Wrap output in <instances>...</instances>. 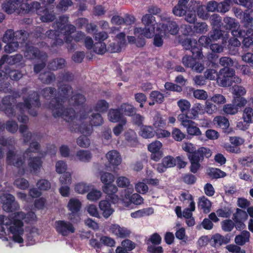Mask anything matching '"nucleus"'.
<instances>
[{
    "mask_svg": "<svg viewBox=\"0 0 253 253\" xmlns=\"http://www.w3.org/2000/svg\"><path fill=\"white\" fill-rule=\"evenodd\" d=\"M72 94L73 90L70 86L64 85L61 86L59 90V96L52 101L50 108L54 118L61 117L68 123L78 124L82 120L87 118L91 110L87 108L83 109L78 114L76 115L73 109L65 108L66 102L78 106L85 102V97L80 93H76L69 99Z\"/></svg>",
    "mask_w": 253,
    "mask_h": 253,
    "instance_id": "f257e3e1",
    "label": "nucleus"
},
{
    "mask_svg": "<svg viewBox=\"0 0 253 253\" xmlns=\"http://www.w3.org/2000/svg\"><path fill=\"white\" fill-rule=\"evenodd\" d=\"M12 214L10 217L0 215V223L3 224L8 228L12 234L14 242L22 243L23 242L24 234L23 223L22 219H26V221H35L36 216L33 211L29 212L26 215L22 211L17 212Z\"/></svg>",
    "mask_w": 253,
    "mask_h": 253,
    "instance_id": "f03ea898",
    "label": "nucleus"
},
{
    "mask_svg": "<svg viewBox=\"0 0 253 253\" xmlns=\"http://www.w3.org/2000/svg\"><path fill=\"white\" fill-rule=\"evenodd\" d=\"M68 18L65 15L60 16L58 20L53 24V29L46 32V36L53 41L52 47L61 45L63 43V40L59 38L62 36L66 42L72 41L73 37L70 35L75 31L76 28L68 23Z\"/></svg>",
    "mask_w": 253,
    "mask_h": 253,
    "instance_id": "7ed1b4c3",
    "label": "nucleus"
},
{
    "mask_svg": "<svg viewBox=\"0 0 253 253\" xmlns=\"http://www.w3.org/2000/svg\"><path fill=\"white\" fill-rule=\"evenodd\" d=\"M24 102L19 103L16 105V109L21 114L25 111H27L31 116H36L37 115V109L40 106V102L38 94L34 91L30 92L27 97L23 98ZM17 119L19 122L27 124L29 118L26 115H18Z\"/></svg>",
    "mask_w": 253,
    "mask_h": 253,
    "instance_id": "20e7f679",
    "label": "nucleus"
},
{
    "mask_svg": "<svg viewBox=\"0 0 253 253\" xmlns=\"http://www.w3.org/2000/svg\"><path fill=\"white\" fill-rule=\"evenodd\" d=\"M40 7V2L34 1L31 3L25 0H7L2 4V9L7 14L14 12L18 13H33Z\"/></svg>",
    "mask_w": 253,
    "mask_h": 253,
    "instance_id": "39448f33",
    "label": "nucleus"
},
{
    "mask_svg": "<svg viewBox=\"0 0 253 253\" xmlns=\"http://www.w3.org/2000/svg\"><path fill=\"white\" fill-rule=\"evenodd\" d=\"M40 144L37 142L33 141L30 144L29 148L23 155L21 154L15 153L12 150H9L7 154V163L16 167H20L24 164L25 154L28 155L31 152L39 153L40 152Z\"/></svg>",
    "mask_w": 253,
    "mask_h": 253,
    "instance_id": "423d86ee",
    "label": "nucleus"
},
{
    "mask_svg": "<svg viewBox=\"0 0 253 253\" xmlns=\"http://www.w3.org/2000/svg\"><path fill=\"white\" fill-rule=\"evenodd\" d=\"M141 22L144 25V28H135L133 32L134 35L138 37L143 36L147 38H152L154 36L156 28L155 17L151 14H146L142 16Z\"/></svg>",
    "mask_w": 253,
    "mask_h": 253,
    "instance_id": "0eeeda50",
    "label": "nucleus"
},
{
    "mask_svg": "<svg viewBox=\"0 0 253 253\" xmlns=\"http://www.w3.org/2000/svg\"><path fill=\"white\" fill-rule=\"evenodd\" d=\"M211 41L210 38L206 36H202L197 41L193 39H187L183 42V46L186 50H190L193 56L197 58H202V53L200 45L206 46L210 44Z\"/></svg>",
    "mask_w": 253,
    "mask_h": 253,
    "instance_id": "6e6552de",
    "label": "nucleus"
},
{
    "mask_svg": "<svg viewBox=\"0 0 253 253\" xmlns=\"http://www.w3.org/2000/svg\"><path fill=\"white\" fill-rule=\"evenodd\" d=\"M89 119L90 125L88 126L84 123L80 124V123H81L82 121L80 122L78 124L76 123H73V124L75 125H80V126H79V129L81 132L85 135H89L92 132V126H99L102 125L104 122L101 115L98 113H92L90 115Z\"/></svg>",
    "mask_w": 253,
    "mask_h": 253,
    "instance_id": "1a4fd4ad",
    "label": "nucleus"
},
{
    "mask_svg": "<svg viewBox=\"0 0 253 253\" xmlns=\"http://www.w3.org/2000/svg\"><path fill=\"white\" fill-rule=\"evenodd\" d=\"M18 92H15L13 96L7 95L4 97L0 103V111L4 112L5 114L9 118L15 116L16 112L13 108L12 103H14L15 98L20 97Z\"/></svg>",
    "mask_w": 253,
    "mask_h": 253,
    "instance_id": "9d476101",
    "label": "nucleus"
},
{
    "mask_svg": "<svg viewBox=\"0 0 253 253\" xmlns=\"http://www.w3.org/2000/svg\"><path fill=\"white\" fill-rule=\"evenodd\" d=\"M190 119L189 116L185 114H179L177 117L178 121L182 126L186 128L187 132L189 135H201V131L200 129L196 126L195 123Z\"/></svg>",
    "mask_w": 253,
    "mask_h": 253,
    "instance_id": "9b49d317",
    "label": "nucleus"
},
{
    "mask_svg": "<svg viewBox=\"0 0 253 253\" xmlns=\"http://www.w3.org/2000/svg\"><path fill=\"white\" fill-rule=\"evenodd\" d=\"M28 36V33L25 31L19 30L14 32L13 30L8 29L4 34L2 41L4 43L17 40L19 41V42H25Z\"/></svg>",
    "mask_w": 253,
    "mask_h": 253,
    "instance_id": "f8f14e48",
    "label": "nucleus"
},
{
    "mask_svg": "<svg viewBox=\"0 0 253 253\" xmlns=\"http://www.w3.org/2000/svg\"><path fill=\"white\" fill-rule=\"evenodd\" d=\"M0 200L3 210L6 212L16 211L20 208L14 197L10 194H3L0 197Z\"/></svg>",
    "mask_w": 253,
    "mask_h": 253,
    "instance_id": "ddd939ff",
    "label": "nucleus"
},
{
    "mask_svg": "<svg viewBox=\"0 0 253 253\" xmlns=\"http://www.w3.org/2000/svg\"><path fill=\"white\" fill-rule=\"evenodd\" d=\"M56 232L63 236H67L75 232V228L70 221L61 220H57L54 223Z\"/></svg>",
    "mask_w": 253,
    "mask_h": 253,
    "instance_id": "4468645a",
    "label": "nucleus"
},
{
    "mask_svg": "<svg viewBox=\"0 0 253 253\" xmlns=\"http://www.w3.org/2000/svg\"><path fill=\"white\" fill-rule=\"evenodd\" d=\"M233 75H234V70L229 68H223L219 72L217 82L221 86H229L232 84Z\"/></svg>",
    "mask_w": 253,
    "mask_h": 253,
    "instance_id": "2eb2a0df",
    "label": "nucleus"
},
{
    "mask_svg": "<svg viewBox=\"0 0 253 253\" xmlns=\"http://www.w3.org/2000/svg\"><path fill=\"white\" fill-rule=\"evenodd\" d=\"M223 21L225 23L224 28L226 30H231V34L234 37L240 38L245 34V31L240 29L239 23L234 18L226 17Z\"/></svg>",
    "mask_w": 253,
    "mask_h": 253,
    "instance_id": "dca6fc26",
    "label": "nucleus"
},
{
    "mask_svg": "<svg viewBox=\"0 0 253 253\" xmlns=\"http://www.w3.org/2000/svg\"><path fill=\"white\" fill-rule=\"evenodd\" d=\"M24 54L25 57L29 60L38 59L42 60L47 58V55L45 52H40L37 47L27 45Z\"/></svg>",
    "mask_w": 253,
    "mask_h": 253,
    "instance_id": "f3484780",
    "label": "nucleus"
},
{
    "mask_svg": "<svg viewBox=\"0 0 253 253\" xmlns=\"http://www.w3.org/2000/svg\"><path fill=\"white\" fill-rule=\"evenodd\" d=\"M162 147V143L158 140L155 141L148 146V150L151 153V159L156 162L159 161L163 156L161 151Z\"/></svg>",
    "mask_w": 253,
    "mask_h": 253,
    "instance_id": "a211bd4d",
    "label": "nucleus"
},
{
    "mask_svg": "<svg viewBox=\"0 0 253 253\" xmlns=\"http://www.w3.org/2000/svg\"><path fill=\"white\" fill-rule=\"evenodd\" d=\"M82 207L81 201L76 198H71L69 200L67 204V209L71 212L69 213V218L70 220H73L75 216L80 211Z\"/></svg>",
    "mask_w": 253,
    "mask_h": 253,
    "instance_id": "6ab92c4d",
    "label": "nucleus"
},
{
    "mask_svg": "<svg viewBox=\"0 0 253 253\" xmlns=\"http://www.w3.org/2000/svg\"><path fill=\"white\" fill-rule=\"evenodd\" d=\"M36 12L40 16V19L43 22H49L53 21L55 19V15L52 11H49L45 7H42L40 4V7L33 12Z\"/></svg>",
    "mask_w": 253,
    "mask_h": 253,
    "instance_id": "aec40b11",
    "label": "nucleus"
},
{
    "mask_svg": "<svg viewBox=\"0 0 253 253\" xmlns=\"http://www.w3.org/2000/svg\"><path fill=\"white\" fill-rule=\"evenodd\" d=\"M159 27H160L161 30L164 33V36L169 37V35H174L178 33L179 31L178 26L176 22L173 21H169L167 25L163 24L162 26L160 24Z\"/></svg>",
    "mask_w": 253,
    "mask_h": 253,
    "instance_id": "412c9836",
    "label": "nucleus"
},
{
    "mask_svg": "<svg viewBox=\"0 0 253 253\" xmlns=\"http://www.w3.org/2000/svg\"><path fill=\"white\" fill-rule=\"evenodd\" d=\"M23 60V56L21 54H17L13 56H9L8 55H4L0 59V66L2 65L4 63H7L10 65L20 63L23 67L24 64L21 63Z\"/></svg>",
    "mask_w": 253,
    "mask_h": 253,
    "instance_id": "4be33fe9",
    "label": "nucleus"
},
{
    "mask_svg": "<svg viewBox=\"0 0 253 253\" xmlns=\"http://www.w3.org/2000/svg\"><path fill=\"white\" fill-rule=\"evenodd\" d=\"M98 206L102 216L106 219L109 217L115 211L110 202L107 200H101L99 203Z\"/></svg>",
    "mask_w": 253,
    "mask_h": 253,
    "instance_id": "5701e85b",
    "label": "nucleus"
},
{
    "mask_svg": "<svg viewBox=\"0 0 253 253\" xmlns=\"http://www.w3.org/2000/svg\"><path fill=\"white\" fill-rule=\"evenodd\" d=\"M110 232L118 238H124L128 237L130 231L126 228L121 227L118 224H112L109 229Z\"/></svg>",
    "mask_w": 253,
    "mask_h": 253,
    "instance_id": "b1692460",
    "label": "nucleus"
},
{
    "mask_svg": "<svg viewBox=\"0 0 253 253\" xmlns=\"http://www.w3.org/2000/svg\"><path fill=\"white\" fill-rule=\"evenodd\" d=\"M42 161L40 157H30L28 160V166L31 171L34 174H38L41 170Z\"/></svg>",
    "mask_w": 253,
    "mask_h": 253,
    "instance_id": "393cba45",
    "label": "nucleus"
},
{
    "mask_svg": "<svg viewBox=\"0 0 253 253\" xmlns=\"http://www.w3.org/2000/svg\"><path fill=\"white\" fill-rule=\"evenodd\" d=\"M106 157L109 163L112 166H119L122 162L121 156L116 150L109 151L106 154Z\"/></svg>",
    "mask_w": 253,
    "mask_h": 253,
    "instance_id": "a878e982",
    "label": "nucleus"
},
{
    "mask_svg": "<svg viewBox=\"0 0 253 253\" xmlns=\"http://www.w3.org/2000/svg\"><path fill=\"white\" fill-rule=\"evenodd\" d=\"M189 0H179L178 2L172 9V13L176 16L181 17L186 14L187 3Z\"/></svg>",
    "mask_w": 253,
    "mask_h": 253,
    "instance_id": "bb28decb",
    "label": "nucleus"
},
{
    "mask_svg": "<svg viewBox=\"0 0 253 253\" xmlns=\"http://www.w3.org/2000/svg\"><path fill=\"white\" fill-rule=\"evenodd\" d=\"M229 242L227 237H224L219 234H215L212 236L210 240L211 244L214 247H218L220 246L226 244Z\"/></svg>",
    "mask_w": 253,
    "mask_h": 253,
    "instance_id": "cd10ccee",
    "label": "nucleus"
},
{
    "mask_svg": "<svg viewBox=\"0 0 253 253\" xmlns=\"http://www.w3.org/2000/svg\"><path fill=\"white\" fill-rule=\"evenodd\" d=\"M26 232L27 245H33L36 242L37 237L39 235L38 229L36 227H31L27 229Z\"/></svg>",
    "mask_w": 253,
    "mask_h": 253,
    "instance_id": "c85d7f7f",
    "label": "nucleus"
},
{
    "mask_svg": "<svg viewBox=\"0 0 253 253\" xmlns=\"http://www.w3.org/2000/svg\"><path fill=\"white\" fill-rule=\"evenodd\" d=\"M211 203L206 197L202 196L199 198L198 203V207L199 209L202 210L203 212L208 213L211 210Z\"/></svg>",
    "mask_w": 253,
    "mask_h": 253,
    "instance_id": "c756f323",
    "label": "nucleus"
},
{
    "mask_svg": "<svg viewBox=\"0 0 253 253\" xmlns=\"http://www.w3.org/2000/svg\"><path fill=\"white\" fill-rule=\"evenodd\" d=\"M194 153L189 155L188 158L191 163L190 171L193 173H196L200 167L199 162L201 161V156L200 157Z\"/></svg>",
    "mask_w": 253,
    "mask_h": 253,
    "instance_id": "7c9ffc66",
    "label": "nucleus"
},
{
    "mask_svg": "<svg viewBox=\"0 0 253 253\" xmlns=\"http://www.w3.org/2000/svg\"><path fill=\"white\" fill-rule=\"evenodd\" d=\"M240 37H244L243 41V46L244 48H248L253 45V29H249L245 31V34Z\"/></svg>",
    "mask_w": 253,
    "mask_h": 253,
    "instance_id": "2f4dec72",
    "label": "nucleus"
},
{
    "mask_svg": "<svg viewBox=\"0 0 253 253\" xmlns=\"http://www.w3.org/2000/svg\"><path fill=\"white\" fill-rule=\"evenodd\" d=\"M92 158V155L88 150H80L77 152L75 159L82 162H88Z\"/></svg>",
    "mask_w": 253,
    "mask_h": 253,
    "instance_id": "473e14b6",
    "label": "nucleus"
},
{
    "mask_svg": "<svg viewBox=\"0 0 253 253\" xmlns=\"http://www.w3.org/2000/svg\"><path fill=\"white\" fill-rule=\"evenodd\" d=\"M191 2L194 4H197V14L198 16L203 19V20H207L210 17V15L205 10V6L201 4V2L200 1H191Z\"/></svg>",
    "mask_w": 253,
    "mask_h": 253,
    "instance_id": "72a5a7b5",
    "label": "nucleus"
},
{
    "mask_svg": "<svg viewBox=\"0 0 253 253\" xmlns=\"http://www.w3.org/2000/svg\"><path fill=\"white\" fill-rule=\"evenodd\" d=\"M93 186L84 182H79L75 185L74 189L76 193L84 194L88 192Z\"/></svg>",
    "mask_w": 253,
    "mask_h": 253,
    "instance_id": "f704fd0d",
    "label": "nucleus"
},
{
    "mask_svg": "<svg viewBox=\"0 0 253 253\" xmlns=\"http://www.w3.org/2000/svg\"><path fill=\"white\" fill-rule=\"evenodd\" d=\"M108 117L109 121L113 123L120 122L122 118H125L119 110L114 109L109 110Z\"/></svg>",
    "mask_w": 253,
    "mask_h": 253,
    "instance_id": "c9c22d12",
    "label": "nucleus"
},
{
    "mask_svg": "<svg viewBox=\"0 0 253 253\" xmlns=\"http://www.w3.org/2000/svg\"><path fill=\"white\" fill-rule=\"evenodd\" d=\"M126 188L122 191L121 195L122 202L125 204L126 207H128L129 205V202H126L127 199H130V198L134 191L133 186L132 185L126 187Z\"/></svg>",
    "mask_w": 253,
    "mask_h": 253,
    "instance_id": "e433bc0d",
    "label": "nucleus"
},
{
    "mask_svg": "<svg viewBox=\"0 0 253 253\" xmlns=\"http://www.w3.org/2000/svg\"><path fill=\"white\" fill-rule=\"evenodd\" d=\"M205 111L204 105L199 103H195L191 109L192 115L189 118L191 119H195L198 114H204Z\"/></svg>",
    "mask_w": 253,
    "mask_h": 253,
    "instance_id": "4c0bfd02",
    "label": "nucleus"
},
{
    "mask_svg": "<svg viewBox=\"0 0 253 253\" xmlns=\"http://www.w3.org/2000/svg\"><path fill=\"white\" fill-rule=\"evenodd\" d=\"M250 237V233L248 231H243L240 235L235 237V243L240 246L244 245L246 243L249 242Z\"/></svg>",
    "mask_w": 253,
    "mask_h": 253,
    "instance_id": "58836bf2",
    "label": "nucleus"
},
{
    "mask_svg": "<svg viewBox=\"0 0 253 253\" xmlns=\"http://www.w3.org/2000/svg\"><path fill=\"white\" fill-rule=\"evenodd\" d=\"M242 119L247 124L253 123V109L250 107H246L243 110Z\"/></svg>",
    "mask_w": 253,
    "mask_h": 253,
    "instance_id": "ea45409f",
    "label": "nucleus"
},
{
    "mask_svg": "<svg viewBox=\"0 0 253 253\" xmlns=\"http://www.w3.org/2000/svg\"><path fill=\"white\" fill-rule=\"evenodd\" d=\"M109 107V103L106 100L100 99L95 104L93 109L99 113H104L107 111Z\"/></svg>",
    "mask_w": 253,
    "mask_h": 253,
    "instance_id": "a19ab883",
    "label": "nucleus"
},
{
    "mask_svg": "<svg viewBox=\"0 0 253 253\" xmlns=\"http://www.w3.org/2000/svg\"><path fill=\"white\" fill-rule=\"evenodd\" d=\"M90 190V191L86 195V198L88 200L91 202H95L98 201L102 195V193L100 190L92 188Z\"/></svg>",
    "mask_w": 253,
    "mask_h": 253,
    "instance_id": "79ce46f5",
    "label": "nucleus"
},
{
    "mask_svg": "<svg viewBox=\"0 0 253 253\" xmlns=\"http://www.w3.org/2000/svg\"><path fill=\"white\" fill-rule=\"evenodd\" d=\"M42 95L44 98L46 99H50L51 97H53V98L51 99V100L50 101L49 104V108L52 111V110L50 108V103L53 100H55L56 98L58 97V96H59V93L57 95L56 94L55 95L54 88L50 87H47L42 90Z\"/></svg>",
    "mask_w": 253,
    "mask_h": 253,
    "instance_id": "37998d69",
    "label": "nucleus"
},
{
    "mask_svg": "<svg viewBox=\"0 0 253 253\" xmlns=\"http://www.w3.org/2000/svg\"><path fill=\"white\" fill-rule=\"evenodd\" d=\"M65 60L63 58H57L54 59L49 63L48 68L52 70H56L58 69H61L65 67Z\"/></svg>",
    "mask_w": 253,
    "mask_h": 253,
    "instance_id": "c03bdc74",
    "label": "nucleus"
},
{
    "mask_svg": "<svg viewBox=\"0 0 253 253\" xmlns=\"http://www.w3.org/2000/svg\"><path fill=\"white\" fill-rule=\"evenodd\" d=\"M19 132L22 134L23 141L25 143H27L30 140L32 134L26 125H21L19 127Z\"/></svg>",
    "mask_w": 253,
    "mask_h": 253,
    "instance_id": "a18cd8bd",
    "label": "nucleus"
},
{
    "mask_svg": "<svg viewBox=\"0 0 253 253\" xmlns=\"http://www.w3.org/2000/svg\"><path fill=\"white\" fill-rule=\"evenodd\" d=\"M156 33L154 38V44L157 46H161L163 43L162 38L168 37L167 36H164L162 30H161L160 27H158L156 30Z\"/></svg>",
    "mask_w": 253,
    "mask_h": 253,
    "instance_id": "49530a36",
    "label": "nucleus"
},
{
    "mask_svg": "<svg viewBox=\"0 0 253 253\" xmlns=\"http://www.w3.org/2000/svg\"><path fill=\"white\" fill-rule=\"evenodd\" d=\"M166 124V122L162 116L158 113L153 118V125L156 128L164 127Z\"/></svg>",
    "mask_w": 253,
    "mask_h": 253,
    "instance_id": "de8ad7c7",
    "label": "nucleus"
},
{
    "mask_svg": "<svg viewBox=\"0 0 253 253\" xmlns=\"http://www.w3.org/2000/svg\"><path fill=\"white\" fill-rule=\"evenodd\" d=\"M39 79L42 83L49 84L55 80V76L53 73L48 72L40 74Z\"/></svg>",
    "mask_w": 253,
    "mask_h": 253,
    "instance_id": "09e8293b",
    "label": "nucleus"
},
{
    "mask_svg": "<svg viewBox=\"0 0 253 253\" xmlns=\"http://www.w3.org/2000/svg\"><path fill=\"white\" fill-rule=\"evenodd\" d=\"M140 135L144 138H149L154 136L155 132L151 126H144L141 127Z\"/></svg>",
    "mask_w": 253,
    "mask_h": 253,
    "instance_id": "8fccbe9b",
    "label": "nucleus"
},
{
    "mask_svg": "<svg viewBox=\"0 0 253 253\" xmlns=\"http://www.w3.org/2000/svg\"><path fill=\"white\" fill-rule=\"evenodd\" d=\"M100 180L104 185L110 184L114 181L115 177L111 173L101 172L100 173Z\"/></svg>",
    "mask_w": 253,
    "mask_h": 253,
    "instance_id": "3c124183",
    "label": "nucleus"
},
{
    "mask_svg": "<svg viewBox=\"0 0 253 253\" xmlns=\"http://www.w3.org/2000/svg\"><path fill=\"white\" fill-rule=\"evenodd\" d=\"M177 106H178L179 109L182 112L181 114H185V113L188 111L191 107V104L190 102L184 99H180L177 102Z\"/></svg>",
    "mask_w": 253,
    "mask_h": 253,
    "instance_id": "603ef678",
    "label": "nucleus"
},
{
    "mask_svg": "<svg viewBox=\"0 0 253 253\" xmlns=\"http://www.w3.org/2000/svg\"><path fill=\"white\" fill-rule=\"evenodd\" d=\"M231 92L237 97L243 96L246 93V89L242 86L235 84L230 88Z\"/></svg>",
    "mask_w": 253,
    "mask_h": 253,
    "instance_id": "864d4df0",
    "label": "nucleus"
},
{
    "mask_svg": "<svg viewBox=\"0 0 253 253\" xmlns=\"http://www.w3.org/2000/svg\"><path fill=\"white\" fill-rule=\"evenodd\" d=\"M120 109L125 115L128 116H131L134 114L136 110L132 105L127 103L123 104L121 106Z\"/></svg>",
    "mask_w": 253,
    "mask_h": 253,
    "instance_id": "5fc2aeb1",
    "label": "nucleus"
},
{
    "mask_svg": "<svg viewBox=\"0 0 253 253\" xmlns=\"http://www.w3.org/2000/svg\"><path fill=\"white\" fill-rule=\"evenodd\" d=\"M223 111L227 115H235L239 111V108L233 103L232 104H227L223 106Z\"/></svg>",
    "mask_w": 253,
    "mask_h": 253,
    "instance_id": "6e6d98bb",
    "label": "nucleus"
},
{
    "mask_svg": "<svg viewBox=\"0 0 253 253\" xmlns=\"http://www.w3.org/2000/svg\"><path fill=\"white\" fill-rule=\"evenodd\" d=\"M145 181H138L135 184V191L140 194H144L146 193L149 190L147 185Z\"/></svg>",
    "mask_w": 253,
    "mask_h": 253,
    "instance_id": "4d7b16f0",
    "label": "nucleus"
},
{
    "mask_svg": "<svg viewBox=\"0 0 253 253\" xmlns=\"http://www.w3.org/2000/svg\"><path fill=\"white\" fill-rule=\"evenodd\" d=\"M19 44L18 41H12L7 42V44L4 46V51L6 53H11L18 50Z\"/></svg>",
    "mask_w": 253,
    "mask_h": 253,
    "instance_id": "13d9d810",
    "label": "nucleus"
},
{
    "mask_svg": "<svg viewBox=\"0 0 253 253\" xmlns=\"http://www.w3.org/2000/svg\"><path fill=\"white\" fill-rule=\"evenodd\" d=\"M208 174L210 176L214 178H219L225 177L226 174L225 172L216 168L209 169Z\"/></svg>",
    "mask_w": 253,
    "mask_h": 253,
    "instance_id": "bf43d9fd",
    "label": "nucleus"
},
{
    "mask_svg": "<svg viewBox=\"0 0 253 253\" xmlns=\"http://www.w3.org/2000/svg\"><path fill=\"white\" fill-rule=\"evenodd\" d=\"M102 190L107 196L116 193L118 192V187L112 183L106 184L102 186Z\"/></svg>",
    "mask_w": 253,
    "mask_h": 253,
    "instance_id": "052dcab7",
    "label": "nucleus"
},
{
    "mask_svg": "<svg viewBox=\"0 0 253 253\" xmlns=\"http://www.w3.org/2000/svg\"><path fill=\"white\" fill-rule=\"evenodd\" d=\"M150 97L152 101L157 103H162L164 100V95L159 91L155 90L151 92Z\"/></svg>",
    "mask_w": 253,
    "mask_h": 253,
    "instance_id": "680f3d73",
    "label": "nucleus"
},
{
    "mask_svg": "<svg viewBox=\"0 0 253 253\" xmlns=\"http://www.w3.org/2000/svg\"><path fill=\"white\" fill-rule=\"evenodd\" d=\"M231 0H224L218 3V12L220 13H225L229 11L230 7Z\"/></svg>",
    "mask_w": 253,
    "mask_h": 253,
    "instance_id": "e2e57ef3",
    "label": "nucleus"
},
{
    "mask_svg": "<svg viewBox=\"0 0 253 253\" xmlns=\"http://www.w3.org/2000/svg\"><path fill=\"white\" fill-rule=\"evenodd\" d=\"M93 51L98 54H103L106 51V45L104 42H96L94 44Z\"/></svg>",
    "mask_w": 253,
    "mask_h": 253,
    "instance_id": "0e129e2a",
    "label": "nucleus"
},
{
    "mask_svg": "<svg viewBox=\"0 0 253 253\" xmlns=\"http://www.w3.org/2000/svg\"><path fill=\"white\" fill-rule=\"evenodd\" d=\"M214 122L216 123L219 126L223 129L227 128L229 125L228 120L225 117L218 116L214 119Z\"/></svg>",
    "mask_w": 253,
    "mask_h": 253,
    "instance_id": "69168bd1",
    "label": "nucleus"
},
{
    "mask_svg": "<svg viewBox=\"0 0 253 253\" xmlns=\"http://www.w3.org/2000/svg\"><path fill=\"white\" fill-rule=\"evenodd\" d=\"M14 185L20 189H26L29 186V182L24 178H18L14 182Z\"/></svg>",
    "mask_w": 253,
    "mask_h": 253,
    "instance_id": "338daca9",
    "label": "nucleus"
},
{
    "mask_svg": "<svg viewBox=\"0 0 253 253\" xmlns=\"http://www.w3.org/2000/svg\"><path fill=\"white\" fill-rule=\"evenodd\" d=\"M222 229L225 232L231 231L235 226V223L231 219H226L221 222Z\"/></svg>",
    "mask_w": 253,
    "mask_h": 253,
    "instance_id": "774afa93",
    "label": "nucleus"
}]
</instances>
